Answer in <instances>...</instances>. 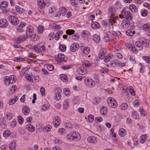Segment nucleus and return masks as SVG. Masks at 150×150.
Segmentation results:
<instances>
[{"label": "nucleus", "instance_id": "nucleus-28", "mask_svg": "<svg viewBox=\"0 0 150 150\" xmlns=\"http://www.w3.org/2000/svg\"><path fill=\"white\" fill-rule=\"evenodd\" d=\"M26 128L29 131L33 132L35 130V127L32 125L31 124L27 125L26 126Z\"/></svg>", "mask_w": 150, "mask_h": 150}, {"label": "nucleus", "instance_id": "nucleus-3", "mask_svg": "<svg viewBox=\"0 0 150 150\" xmlns=\"http://www.w3.org/2000/svg\"><path fill=\"white\" fill-rule=\"evenodd\" d=\"M32 49H33L37 53H44L45 52V47L42 43L37 44L34 47H32Z\"/></svg>", "mask_w": 150, "mask_h": 150}, {"label": "nucleus", "instance_id": "nucleus-61", "mask_svg": "<svg viewBox=\"0 0 150 150\" xmlns=\"http://www.w3.org/2000/svg\"><path fill=\"white\" fill-rule=\"evenodd\" d=\"M139 111L141 115L142 116L144 117L146 115L145 113H144L143 109L142 108H140Z\"/></svg>", "mask_w": 150, "mask_h": 150}, {"label": "nucleus", "instance_id": "nucleus-10", "mask_svg": "<svg viewBox=\"0 0 150 150\" xmlns=\"http://www.w3.org/2000/svg\"><path fill=\"white\" fill-rule=\"evenodd\" d=\"M64 55L62 54H59L55 58L57 61L59 63H62L64 61Z\"/></svg>", "mask_w": 150, "mask_h": 150}, {"label": "nucleus", "instance_id": "nucleus-37", "mask_svg": "<svg viewBox=\"0 0 150 150\" xmlns=\"http://www.w3.org/2000/svg\"><path fill=\"white\" fill-rule=\"evenodd\" d=\"M44 30V27L42 25H40L38 27V32L40 33H42Z\"/></svg>", "mask_w": 150, "mask_h": 150}, {"label": "nucleus", "instance_id": "nucleus-64", "mask_svg": "<svg viewBox=\"0 0 150 150\" xmlns=\"http://www.w3.org/2000/svg\"><path fill=\"white\" fill-rule=\"evenodd\" d=\"M71 37L73 39L77 40L79 39V35L77 33H76L74 35H72Z\"/></svg>", "mask_w": 150, "mask_h": 150}, {"label": "nucleus", "instance_id": "nucleus-36", "mask_svg": "<svg viewBox=\"0 0 150 150\" xmlns=\"http://www.w3.org/2000/svg\"><path fill=\"white\" fill-rule=\"evenodd\" d=\"M93 39L95 41L98 42L100 40V38L99 35H95L93 36Z\"/></svg>", "mask_w": 150, "mask_h": 150}, {"label": "nucleus", "instance_id": "nucleus-2", "mask_svg": "<svg viewBox=\"0 0 150 150\" xmlns=\"http://www.w3.org/2000/svg\"><path fill=\"white\" fill-rule=\"evenodd\" d=\"M67 139L69 141H78L81 138L79 134L76 132H71L68 134L67 137Z\"/></svg>", "mask_w": 150, "mask_h": 150}, {"label": "nucleus", "instance_id": "nucleus-49", "mask_svg": "<svg viewBox=\"0 0 150 150\" xmlns=\"http://www.w3.org/2000/svg\"><path fill=\"white\" fill-rule=\"evenodd\" d=\"M9 80L8 79V77H5L4 78V81L5 84L7 86H8L10 84V83H9Z\"/></svg>", "mask_w": 150, "mask_h": 150}, {"label": "nucleus", "instance_id": "nucleus-47", "mask_svg": "<svg viewBox=\"0 0 150 150\" xmlns=\"http://www.w3.org/2000/svg\"><path fill=\"white\" fill-rule=\"evenodd\" d=\"M83 50L84 53L86 54H88L90 51L89 48L87 47H85Z\"/></svg>", "mask_w": 150, "mask_h": 150}, {"label": "nucleus", "instance_id": "nucleus-9", "mask_svg": "<svg viewBox=\"0 0 150 150\" xmlns=\"http://www.w3.org/2000/svg\"><path fill=\"white\" fill-rule=\"evenodd\" d=\"M85 83L86 85L88 87H92L95 85V82L90 79H86Z\"/></svg>", "mask_w": 150, "mask_h": 150}, {"label": "nucleus", "instance_id": "nucleus-60", "mask_svg": "<svg viewBox=\"0 0 150 150\" xmlns=\"http://www.w3.org/2000/svg\"><path fill=\"white\" fill-rule=\"evenodd\" d=\"M25 58H18V57H15L14 58V60L16 61L20 62L22 61H23L24 59H25Z\"/></svg>", "mask_w": 150, "mask_h": 150}, {"label": "nucleus", "instance_id": "nucleus-57", "mask_svg": "<svg viewBox=\"0 0 150 150\" xmlns=\"http://www.w3.org/2000/svg\"><path fill=\"white\" fill-rule=\"evenodd\" d=\"M47 68L50 71H52L54 70V67L52 65H48L47 66Z\"/></svg>", "mask_w": 150, "mask_h": 150}, {"label": "nucleus", "instance_id": "nucleus-45", "mask_svg": "<svg viewBox=\"0 0 150 150\" xmlns=\"http://www.w3.org/2000/svg\"><path fill=\"white\" fill-rule=\"evenodd\" d=\"M64 93L66 96H68L70 94V92L69 89L67 88L64 89Z\"/></svg>", "mask_w": 150, "mask_h": 150}, {"label": "nucleus", "instance_id": "nucleus-62", "mask_svg": "<svg viewBox=\"0 0 150 150\" xmlns=\"http://www.w3.org/2000/svg\"><path fill=\"white\" fill-rule=\"evenodd\" d=\"M148 13V12L146 10L143 11L142 13V15L143 17H145L147 16Z\"/></svg>", "mask_w": 150, "mask_h": 150}, {"label": "nucleus", "instance_id": "nucleus-26", "mask_svg": "<svg viewBox=\"0 0 150 150\" xmlns=\"http://www.w3.org/2000/svg\"><path fill=\"white\" fill-rule=\"evenodd\" d=\"M119 134L121 137H124L126 134V132L124 129L121 128L119 130Z\"/></svg>", "mask_w": 150, "mask_h": 150}, {"label": "nucleus", "instance_id": "nucleus-56", "mask_svg": "<svg viewBox=\"0 0 150 150\" xmlns=\"http://www.w3.org/2000/svg\"><path fill=\"white\" fill-rule=\"evenodd\" d=\"M150 42V40L148 39L144 40H142L141 42L142 45H144L146 44H149Z\"/></svg>", "mask_w": 150, "mask_h": 150}, {"label": "nucleus", "instance_id": "nucleus-33", "mask_svg": "<svg viewBox=\"0 0 150 150\" xmlns=\"http://www.w3.org/2000/svg\"><path fill=\"white\" fill-rule=\"evenodd\" d=\"M143 29L145 31H148L150 29V24H146L143 26Z\"/></svg>", "mask_w": 150, "mask_h": 150}, {"label": "nucleus", "instance_id": "nucleus-13", "mask_svg": "<svg viewBox=\"0 0 150 150\" xmlns=\"http://www.w3.org/2000/svg\"><path fill=\"white\" fill-rule=\"evenodd\" d=\"M77 70L79 74H81L82 75L87 74V71L86 69L83 67L78 68Z\"/></svg>", "mask_w": 150, "mask_h": 150}, {"label": "nucleus", "instance_id": "nucleus-38", "mask_svg": "<svg viewBox=\"0 0 150 150\" xmlns=\"http://www.w3.org/2000/svg\"><path fill=\"white\" fill-rule=\"evenodd\" d=\"M60 78L64 82H67V76L64 74H62L60 75Z\"/></svg>", "mask_w": 150, "mask_h": 150}, {"label": "nucleus", "instance_id": "nucleus-31", "mask_svg": "<svg viewBox=\"0 0 150 150\" xmlns=\"http://www.w3.org/2000/svg\"><path fill=\"white\" fill-rule=\"evenodd\" d=\"M100 112L102 115H105L107 112V108L106 107H103L100 109Z\"/></svg>", "mask_w": 150, "mask_h": 150}, {"label": "nucleus", "instance_id": "nucleus-42", "mask_svg": "<svg viewBox=\"0 0 150 150\" xmlns=\"http://www.w3.org/2000/svg\"><path fill=\"white\" fill-rule=\"evenodd\" d=\"M128 105L127 104L123 103L120 106V108L122 110H125L127 108Z\"/></svg>", "mask_w": 150, "mask_h": 150}, {"label": "nucleus", "instance_id": "nucleus-18", "mask_svg": "<svg viewBox=\"0 0 150 150\" xmlns=\"http://www.w3.org/2000/svg\"><path fill=\"white\" fill-rule=\"evenodd\" d=\"M37 4L40 8L43 9L45 6V4L44 0H38Z\"/></svg>", "mask_w": 150, "mask_h": 150}, {"label": "nucleus", "instance_id": "nucleus-58", "mask_svg": "<svg viewBox=\"0 0 150 150\" xmlns=\"http://www.w3.org/2000/svg\"><path fill=\"white\" fill-rule=\"evenodd\" d=\"M100 100L99 99L95 98H94L93 100V103L94 104L96 105L99 103Z\"/></svg>", "mask_w": 150, "mask_h": 150}, {"label": "nucleus", "instance_id": "nucleus-40", "mask_svg": "<svg viewBox=\"0 0 150 150\" xmlns=\"http://www.w3.org/2000/svg\"><path fill=\"white\" fill-rule=\"evenodd\" d=\"M16 9L17 12L19 13H21L23 12V9L18 6H16Z\"/></svg>", "mask_w": 150, "mask_h": 150}, {"label": "nucleus", "instance_id": "nucleus-25", "mask_svg": "<svg viewBox=\"0 0 150 150\" xmlns=\"http://www.w3.org/2000/svg\"><path fill=\"white\" fill-rule=\"evenodd\" d=\"M30 110L28 107L25 106L23 109V112L25 115H28L30 112Z\"/></svg>", "mask_w": 150, "mask_h": 150}, {"label": "nucleus", "instance_id": "nucleus-43", "mask_svg": "<svg viewBox=\"0 0 150 150\" xmlns=\"http://www.w3.org/2000/svg\"><path fill=\"white\" fill-rule=\"evenodd\" d=\"M60 50L64 52L66 51V47L64 45L61 44L59 45Z\"/></svg>", "mask_w": 150, "mask_h": 150}, {"label": "nucleus", "instance_id": "nucleus-8", "mask_svg": "<svg viewBox=\"0 0 150 150\" xmlns=\"http://www.w3.org/2000/svg\"><path fill=\"white\" fill-rule=\"evenodd\" d=\"M79 47V45L77 43H74L71 45L70 50L72 52H75L78 50Z\"/></svg>", "mask_w": 150, "mask_h": 150}, {"label": "nucleus", "instance_id": "nucleus-35", "mask_svg": "<svg viewBox=\"0 0 150 150\" xmlns=\"http://www.w3.org/2000/svg\"><path fill=\"white\" fill-rule=\"evenodd\" d=\"M99 23L97 22H95L91 25V26L93 28H96L99 27Z\"/></svg>", "mask_w": 150, "mask_h": 150}, {"label": "nucleus", "instance_id": "nucleus-22", "mask_svg": "<svg viewBox=\"0 0 150 150\" xmlns=\"http://www.w3.org/2000/svg\"><path fill=\"white\" fill-rule=\"evenodd\" d=\"M8 79L9 80V81L10 84H13L16 82V79L15 76L13 75H11L9 77H8Z\"/></svg>", "mask_w": 150, "mask_h": 150}, {"label": "nucleus", "instance_id": "nucleus-23", "mask_svg": "<svg viewBox=\"0 0 150 150\" xmlns=\"http://www.w3.org/2000/svg\"><path fill=\"white\" fill-rule=\"evenodd\" d=\"M17 89V86L15 85H13L12 87L10 89L9 93L10 95L14 94Z\"/></svg>", "mask_w": 150, "mask_h": 150}, {"label": "nucleus", "instance_id": "nucleus-48", "mask_svg": "<svg viewBox=\"0 0 150 150\" xmlns=\"http://www.w3.org/2000/svg\"><path fill=\"white\" fill-rule=\"evenodd\" d=\"M81 34L82 37H86L88 36L89 33L87 31L84 30L82 32Z\"/></svg>", "mask_w": 150, "mask_h": 150}, {"label": "nucleus", "instance_id": "nucleus-14", "mask_svg": "<svg viewBox=\"0 0 150 150\" xmlns=\"http://www.w3.org/2000/svg\"><path fill=\"white\" fill-rule=\"evenodd\" d=\"M106 54V50L105 49H103L100 51L99 57L100 59H103Z\"/></svg>", "mask_w": 150, "mask_h": 150}, {"label": "nucleus", "instance_id": "nucleus-59", "mask_svg": "<svg viewBox=\"0 0 150 150\" xmlns=\"http://www.w3.org/2000/svg\"><path fill=\"white\" fill-rule=\"evenodd\" d=\"M132 115L134 118L135 119L137 118V114L136 111H134L132 113Z\"/></svg>", "mask_w": 150, "mask_h": 150}, {"label": "nucleus", "instance_id": "nucleus-32", "mask_svg": "<svg viewBox=\"0 0 150 150\" xmlns=\"http://www.w3.org/2000/svg\"><path fill=\"white\" fill-rule=\"evenodd\" d=\"M129 91L130 93L133 96L135 95V92L134 91L133 88L131 86H129L128 88Z\"/></svg>", "mask_w": 150, "mask_h": 150}, {"label": "nucleus", "instance_id": "nucleus-12", "mask_svg": "<svg viewBox=\"0 0 150 150\" xmlns=\"http://www.w3.org/2000/svg\"><path fill=\"white\" fill-rule=\"evenodd\" d=\"M62 92V90L59 88H57L55 91V98L57 100H59L60 99L61 96L60 93Z\"/></svg>", "mask_w": 150, "mask_h": 150}, {"label": "nucleus", "instance_id": "nucleus-20", "mask_svg": "<svg viewBox=\"0 0 150 150\" xmlns=\"http://www.w3.org/2000/svg\"><path fill=\"white\" fill-rule=\"evenodd\" d=\"M108 11L109 14L111 15H114L116 13L115 8L112 6H110L109 8Z\"/></svg>", "mask_w": 150, "mask_h": 150}, {"label": "nucleus", "instance_id": "nucleus-55", "mask_svg": "<svg viewBox=\"0 0 150 150\" xmlns=\"http://www.w3.org/2000/svg\"><path fill=\"white\" fill-rule=\"evenodd\" d=\"M126 34L128 36H132L133 35V33L130 30H128L126 32Z\"/></svg>", "mask_w": 150, "mask_h": 150}, {"label": "nucleus", "instance_id": "nucleus-44", "mask_svg": "<svg viewBox=\"0 0 150 150\" xmlns=\"http://www.w3.org/2000/svg\"><path fill=\"white\" fill-rule=\"evenodd\" d=\"M88 121L90 122H91L94 120V116L92 115H88Z\"/></svg>", "mask_w": 150, "mask_h": 150}, {"label": "nucleus", "instance_id": "nucleus-63", "mask_svg": "<svg viewBox=\"0 0 150 150\" xmlns=\"http://www.w3.org/2000/svg\"><path fill=\"white\" fill-rule=\"evenodd\" d=\"M16 123L15 120H13L11 122L10 125L12 127H14L16 126Z\"/></svg>", "mask_w": 150, "mask_h": 150}, {"label": "nucleus", "instance_id": "nucleus-50", "mask_svg": "<svg viewBox=\"0 0 150 150\" xmlns=\"http://www.w3.org/2000/svg\"><path fill=\"white\" fill-rule=\"evenodd\" d=\"M18 121L19 124H22L24 122V119L21 116H19L18 117Z\"/></svg>", "mask_w": 150, "mask_h": 150}, {"label": "nucleus", "instance_id": "nucleus-54", "mask_svg": "<svg viewBox=\"0 0 150 150\" xmlns=\"http://www.w3.org/2000/svg\"><path fill=\"white\" fill-rule=\"evenodd\" d=\"M49 107L48 105H44L42 107V109L44 111H47L49 109Z\"/></svg>", "mask_w": 150, "mask_h": 150}, {"label": "nucleus", "instance_id": "nucleus-1", "mask_svg": "<svg viewBox=\"0 0 150 150\" xmlns=\"http://www.w3.org/2000/svg\"><path fill=\"white\" fill-rule=\"evenodd\" d=\"M122 15H120L119 17L121 18H123L125 16V18L127 21L131 20L132 18V14L130 11L128 10V8L123 9L121 11Z\"/></svg>", "mask_w": 150, "mask_h": 150}, {"label": "nucleus", "instance_id": "nucleus-11", "mask_svg": "<svg viewBox=\"0 0 150 150\" xmlns=\"http://www.w3.org/2000/svg\"><path fill=\"white\" fill-rule=\"evenodd\" d=\"M8 23L7 21L5 19H2L0 20V27L4 28L6 27L8 25Z\"/></svg>", "mask_w": 150, "mask_h": 150}, {"label": "nucleus", "instance_id": "nucleus-52", "mask_svg": "<svg viewBox=\"0 0 150 150\" xmlns=\"http://www.w3.org/2000/svg\"><path fill=\"white\" fill-rule=\"evenodd\" d=\"M143 59L145 60L146 62L148 63H150V56H148L143 57Z\"/></svg>", "mask_w": 150, "mask_h": 150}, {"label": "nucleus", "instance_id": "nucleus-16", "mask_svg": "<svg viewBox=\"0 0 150 150\" xmlns=\"http://www.w3.org/2000/svg\"><path fill=\"white\" fill-rule=\"evenodd\" d=\"M27 37L24 35L20 36L17 38L16 42L18 44L20 43L21 42L25 41L27 39Z\"/></svg>", "mask_w": 150, "mask_h": 150}, {"label": "nucleus", "instance_id": "nucleus-34", "mask_svg": "<svg viewBox=\"0 0 150 150\" xmlns=\"http://www.w3.org/2000/svg\"><path fill=\"white\" fill-rule=\"evenodd\" d=\"M9 148L11 150H16L15 144L13 143H10L9 145Z\"/></svg>", "mask_w": 150, "mask_h": 150}, {"label": "nucleus", "instance_id": "nucleus-39", "mask_svg": "<svg viewBox=\"0 0 150 150\" xmlns=\"http://www.w3.org/2000/svg\"><path fill=\"white\" fill-rule=\"evenodd\" d=\"M74 30L73 29H68L66 31V33L69 35H71L74 33Z\"/></svg>", "mask_w": 150, "mask_h": 150}, {"label": "nucleus", "instance_id": "nucleus-4", "mask_svg": "<svg viewBox=\"0 0 150 150\" xmlns=\"http://www.w3.org/2000/svg\"><path fill=\"white\" fill-rule=\"evenodd\" d=\"M135 46L132 47L133 52L135 53H137L138 51L142 50L143 48V46L141 42L137 41L135 43Z\"/></svg>", "mask_w": 150, "mask_h": 150}, {"label": "nucleus", "instance_id": "nucleus-46", "mask_svg": "<svg viewBox=\"0 0 150 150\" xmlns=\"http://www.w3.org/2000/svg\"><path fill=\"white\" fill-rule=\"evenodd\" d=\"M8 6V4L6 2H4L2 3L0 5V8L1 9L5 8Z\"/></svg>", "mask_w": 150, "mask_h": 150}, {"label": "nucleus", "instance_id": "nucleus-17", "mask_svg": "<svg viewBox=\"0 0 150 150\" xmlns=\"http://www.w3.org/2000/svg\"><path fill=\"white\" fill-rule=\"evenodd\" d=\"M26 24L23 22H21L20 24L17 27V31L18 32H20L22 31L23 28L25 26Z\"/></svg>", "mask_w": 150, "mask_h": 150}, {"label": "nucleus", "instance_id": "nucleus-7", "mask_svg": "<svg viewBox=\"0 0 150 150\" xmlns=\"http://www.w3.org/2000/svg\"><path fill=\"white\" fill-rule=\"evenodd\" d=\"M33 29V28L32 26H29L28 27L26 32L27 37H29L30 38L32 37Z\"/></svg>", "mask_w": 150, "mask_h": 150}, {"label": "nucleus", "instance_id": "nucleus-51", "mask_svg": "<svg viewBox=\"0 0 150 150\" xmlns=\"http://www.w3.org/2000/svg\"><path fill=\"white\" fill-rule=\"evenodd\" d=\"M60 13H62L63 15H64L67 13V11L63 7H62L60 8Z\"/></svg>", "mask_w": 150, "mask_h": 150}, {"label": "nucleus", "instance_id": "nucleus-53", "mask_svg": "<svg viewBox=\"0 0 150 150\" xmlns=\"http://www.w3.org/2000/svg\"><path fill=\"white\" fill-rule=\"evenodd\" d=\"M53 122L60 123V118L58 116L55 117L53 119Z\"/></svg>", "mask_w": 150, "mask_h": 150}, {"label": "nucleus", "instance_id": "nucleus-24", "mask_svg": "<svg viewBox=\"0 0 150 150\" xmlns=\"http://www.w3.org/2000/svg\"><path fill=\"white\" fill-rule=\"evenodd\" d=\"M147 137V135L146 134L143 135L141 136L140 139V141L141 143L142 144L144 143Z\"/></svg>", "mask_w": 150, "mask_h": 150}, {"label": "nucleus", "instance_id": "nucleus-29", "mask_svg": "<svg viewBox=\"0 0 150 150\" xmlns=\"http://www.w3.org/2000/svg\"><path fill=\"white\" fill-rule=\"evenodd\" d=\"M11 134V132L10 131L8 130H6L3 133V136L5 137L9 136Z\"/></svg>", "mask_w": 150, "mask_h": 150}, {"label": "nucleus", "instance_id": "nucleus-21", "mask_svg": "<svg viewBox=\"0 0 150 150\" xmlns=\"http://www.w3.org/2000/svg\"><path fill=\"white\" fill-rule=\"evenodd\" d=\"M129 8L132 12L136 13L137 11V9L134 4H130L129 6Z\"/></svg>", "mask_w": 150, "mask_h": 150}, {"label": "nucleus", "instance_id": "nucleus-30", "mask_svg": "<svg viewBox=\"0 0 150 150\" xmlns=\"http://www.w3.org/2000/svg\"><path fill=\"white\" fill-rule=\"evenodd\" d=\"M18 100V97L16 96L13 99H12L9 101V104L11 105L14 104Z\"/></svg>", "mask_w": 150, "mask_h": 150}, {"label": "nucleus", "instance_id": "nucleus-19", "mask_svg": "<svg viewBox=\"0 0 150 150\" xmlns=\"http://www.w3.org/2000/svg\"><path fill=\"white\" fill-rule=\"evenodd\" d=\"M87 140L88 142L90 143L95 144L97 142L96 138L94 137H89Z\"/></svg>", "mask_w": 150, "mask_h": 150}, {"label": "nucleus", "instance_id": "nucleus-15", "mask_svg": "<svg viewBox=\"0 0 150 150\" xmlns=\"http://www.w3.org/2000/svg\"><path fill=\"white\" fill-rule=\"evenodd\" d=\"M130 23L129 21L124 20L122 22V25L124 28L127 29L128 28L130 25Z\"/></svg>", "mask_w": 150, "mask_h": 150}, {"label": "nucleus", "instance_id": "nucleus-6", "mask_svg": "<svg viewBox=\"0 0 150 150\" xmlns=\"http://www.w3.org/2000/svg\"><path fill=\"white\" fill-rule=\"evenodd\" d=\"M7 18L9 22L13 25H17L19 23V19L14 16H10Z\"/></svg>", "mask_w": 150, "mask_h": 150}, {"label": "nucleus", "instance_id": "nucleus-27", "mask_svg": "<svg viewBox=\"0 0 150 150\" xmlns=\"http://www.w3.org/2000/svg\"><path fill=\"white\" fill-rule=\"evenodd\" d=\"M69 101L67 99L64 102L63 104V108L64 109H67L69 107Z\"/></svg>", "mask_w": 150, "mask_h": 150}, {"label": "nucleus", "instance_id": "nucleus-41", "mask_svg": "<svg viewBox=\"0 0 150 150\" xmlns=\"http://www.w3.org/2000/svg\"><path fill=\"white\" fill-rule=\"evenodd\" d=\"M112 55L111 56L110 54H108L107 55V57L104 59V61L106 62L109 61L112 59Z\"/></svg>", "mask_w": 150, "mask_h": 150}, {"label": "nucleus", "instance_id": "nucleus-5", "mask_svg": "<svg viewBox=\"0 0 150 150\" xmlns=\"http://www.w3.org/2000/svg\"><path fill=\"white\" fill-rule=\"evenodd\" d=\"M107 102L109 106L112 108H115L117 106L116 101L112 97H109L107 99Z\"/></svg>", "mask_w": 150, "mask_h": 150}]
</instances>
